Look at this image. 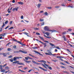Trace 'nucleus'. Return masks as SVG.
I'll use <instances>...</instances> for the list:
<instances>
[{"instance_id":"1","label":"nucleus","mask_w":74,"mask_h":74,"mask_svg":"<svg viewBox=\"0 0 74 74\" xmlns=\"http://www.w3.org/2000/svg\"><path fill=\"white\" fill-rule=\"evenodd\" d=\"M19 52H21L22 53H27V52L25 51L21 50H20L19 51H14V53H19Z\"/></svg>"},{"instance_id":"2","label":"nucleus","mask_w":74,"mask_h":74,"mask_svg":"<svg viewBox=\"0 0 74 74\" xmlns=\"http://www.w3.org/2000/svg\"><path fill=\"white\" fill-rule=\"evenodd\" d=\"M44 30L45 31H48V30H49V28L47 26L45 27L44 28Z\"/></svg>"},{"instance_id":"3","label":"nucleus","mask_w":74,"mask_h":74,"mask_svg":"<svg viewBox=\"0 0 74 74\" xmlns=\"http://www.w3.org/2000/svg\"><path fill=\"white\" fill-rule=\"evenodd\" d=\"M34 52H35V53H38L39 54V55H40L41 56H43V55L41 54L40 53L37 51H34Z\"/></svg>"},{"instance_id":"4","label":"nucleus","mask_w":74,"mask_h":74,"mask_svg":"<svg viewBox=\"0 0 74 74\" xmlns=\"http://www.w3.org/2000/svg\"><path fill=\"white\" fill-rule=\"evenodd\" d=\"M62 38H64V40L65 41H67V39L66 38V36H63Z\"/></svg>"},{"instance_id":"5","label":"nucleus","mask_w":74,"mask_h":74,"mask_svg":"<svg viewBox=\"0 0 74 74\" xmlns=\"http://www.w3.org/2000/svg\"><path fill=\"white\" fill-rule=\"evenodd\" d=\"M39 68L40 69H42V70H43L44 71H47V70L45 69H44V68H42V67L39 66Z\"/></svg>"},{"instance_id":"6","label":"nucleus","mask_w":74,"mask_h":74,"mask_svg":"<svg viewBox=\"0 0 74 74\" xmlns=\"http://www.w3.org/2000/svg\"><path fill=\"white\" fill-rule=\"evenodd\" d=\"M48 31H49V32H52V33H53V32H56V30H48Z\"/></svg>"},{"instance_id":"7","label":"nucleus","mask_w":74,"mask_h":74,"mask_svg":"<svg viewBox=\"0 0 74 74\" xmlns=\"http://www.w3.org/2000/svg\"><path fill=\"white\" fill-rule=\"evenodd\" d=\"M18 4L20 5H23L24 4L22 2H18Z\"/></svg>"},{"instance_id":"8","label":"nucleus","mask_w":74,"mask_h":74,"mask_svg":"<svg viewBox=\"0 0 74 74\" xmlns=\"http://www.w3.org/2000/svg\"><path fill=\"white\" fill-rule=\"evenodd\" d=\"M32 63H34V64H38V63H37V62H36L35 61H34V60H32Z\"/></svg>"},{"instance_id":"9","label":"nucleus","mask_w":74,"mask_h":74,"mask_svg":"<svg viewBox=\"0 0 74 74\" xmlns=\"http://www.w3.org/2000/svg\"><path fill=\"white\" fill-rule=\"evenodd\" d=\"M2 55L4 57H6L7 56V53H3Z\"/></svg>"},{"instance_id":"10","label":"nucleus","mask_w":74,"mask_h":74,"mask_svg":"<svg viewBox=\"0 0 74 74\" xmlns=\"http://www.w3.org/2000/svg\"><path fill=\"white\" fill-rule=\"evenodd\" d=\"M41 4L40 3H39L37 5L38 8H39L40 7V6H41Z\"/></svg>"},{"instance_id":"11","label":"nucleus","mask_w":74,"mask_h":74,"mask_svg":"<svg viewBox=\"0 0 74 74\" xmlns=\"http://www.w3.org/2000/svg\"><path fill=\"white\" fill-rule=\"evenodd\" d=\"M17 64H20V65H23L24 66L25 65V64L22 63H20L18 62Z\"/></svg>"},{"instance_id":"12","label":"nucleus","mask_w":74,"mask_h":74,"mask_svg":"<svg viewBox=\"0 0 74 74\" xmlns=\"http://www.w3.org/2000/svg\"><path fill=\"white\" fill-rule=\"evenodd\" d=\"M19 61H15L13 62L12 63L13 64H16V63H19Z\"/></svg>"},{"instance_id":"13","label":"nucleus","mask_w":74,"mask_h":74,"mask_svg":"<svg viewBox=\"0 0 74 74\" xmlns=\"http://www.w3.org/2000/svg\"><path fill=\"white\" fill-rule=\"evenodd\" d=\"M42 44H43L44 45V48L46 47L47 46V43H42Z\"/></svg>"},{"instance_id":"14","label":"nucleus","mask_w":74,"mask_h":74,"mask_svg":"<svg viewBox=\"0 0 74 74\" xmlns=\"http://www.w3.org/2000/svg\"><path fill=\"white\" fill-rule=\"evenodd\" d=\"M5 69H6L7 70H9V69H10V68H9V67H8V66H6L5 67Z\"/></svg>"},{"instance_id":"15","label":"nucleus","mask_w":74,"mask_h":74,"mask_svg":"<svg viewBox=\"0 0 74 74\" xmlns=\"http://www.w3.org/2000/svg\"><path fill=\"white\" fill-rule=\"evenodd\" d=\"M22 57H16V59H22Z\"/></svg>"},{"instance_id":"16","label":"nucleus","mask_w":74,"mask_h":74,"mask_svg":"<svg viewBox=\"0 0 74 74\" xmlns=\"http://www.w3.org/2000/svg\"><path fill=\"white\" fill-rule=\"evenodd\" d=\"M63 73H66V74H69V72L66 71H63Z\"/></svg>"},{"instance_id":"17","label":"nucleus","mask_w":74,"mask_h":74,"mask_svg":"<svg viewBox=\"0 0 74 74\" xmlns=\"http://www.w3.org/2000/svg\"><path fill=\"white\" fill-rule=\"evenodd\" d=\"M5 71V69H3L2 71H1V72H3V73H4Z\"/></svg>"},{"instance_id":"18","label":"nucleus","mask_w":74,"mask_h":74,"mask_svg":"<svg viewBox=\"0 0 74 74\" xmlns=\"http://www.w3.org/2000/svg\"><path fill=\"white\" fill-rule=\"evenodd\" d=\"M46 34L47 36H49V35L50 33H49H49L47 32H46Z\"/></svg>"},{"instance_id":"19","label":"nucleus","mask_w":74,"mask_h":74,"mask_svg":"<svg viewBox=\"0 0 74 74\" xmlns=\"http://www.w3.org/2000/svg\"><path fill=\"white\" fill-rule=\"evenodd\" d=\"M16 57L15 58V57H14L13 58V60H14V61H16Z\"/></svg>"},{"instance_id":"20","label":"nucleus","mask_w":74,"mask_h":74,"mask_svg":"<svg viewBox=\"0 0 74 74\" xmlns=\"http://www.w3.org/2000/svg\"><path fill=\"white\" fill-rule=\"evenodd\" d=\"M48 68L49 69V70H52V67H51V66H48Z\"/></svg>"},{"instance_id":"21","label":"nucleus","mask_w":74,"mask_h":74,"mask_svg":"<svg viewBox=\"0 0 74 74\" xmlns=\"http://www.w3.org/2000/svg\"><path fill=\"white\" fill-rule=\"evenodd\" d=\"M26 63H30V62H31V61H29L28 60H26Z\"/></svg>"},{"instance_id":"22","label":"nucleus","mask_w":74,"mask_h":74,"mask_svg":"<svg viewBox=\"0 0 74 74\" xmlns=\"http://www.w3.org/2000/svg\"><path fill=\"white\" fill-rule=\"evenodd\" d=\"M52 60V61H53L54 62H58V60Z\"/></svg>"},{"instance_id":"23","label":"nucleus","mask_w":74,"mask_h":74,"mask_svg":"<svg viewBox=\"0 0 74 74\" xmlns=\"http://www.w3.org/2000/svg\"><path fill=\"white\" fill-rule=\"evenodd\" d=\"M44 14L45 15H48V13H47V12H45L44 13Z\"/></svg>"},{"instance_id":"24","label":"nucleus","mask_w":74,"mask_h":74,"mask_svg":"<svg viewBox=\"0 0 74 74\" xmlns=\"http://www.w3.org/2000/svg\"><path fill=\"white\" fill-rule=\"evenodd\" d=\"M42 62H43L44 63H47V62L43 60H42Z\"/></svg>"},{"instance_id":"25","label":"nucleus","mask_w":74,"mask_h":74,"mask_svg":"<svg viewBox=\"0 0 74 74\" xmlns=\"http://www.w3.org/2000/svg\"><path fill=\"white\" fill-rule=\"evenodd\" d=\"M18 70H19L20 71H21V72H22V73H25V72L23 71H22L21 69H19Z\"/></svg>"},{"instance_id":"26","label":"nucleus","mask_w":74,"mask_h":74,"mask_svg":"<svg viewBox=\"0 0 74 74\" xmlns=\"http://www.w3.org/2000/svg\"><path fill=\"white\" fill-rule=\"evenodd\" d=\"M44 23H44V22H43L42 23H41V26L44 25Z\"/></svg>"},{"instance_id":"27","label":"nucleus","mask_w":74,"mask_h":74,"mask_svg":"<svg viewBox=\"0 0 74 74\" xmlns=\"http://www.w3.org/2000/svg\"><path fill=\"white\" fill-rule=\"evenodd\" d=\"M46 63H44L45 66H46V67H48V66H49Z\"/></svg>"},{"instance_id":"28","label":"nucleus","mask_w":74,"mask_h":74,"mask_svg":"<svg viewBox=\"0 0 74 74\" xmlns=\"http://www.w3.org/2000/svg\"><path fill=\"white\" fill-rule=\"evenodd\" d=\"M46 63H44L45 66H46V67H48V66H49Z\"/></svg>"},{"instance_id":"29","label":"nucleus","mask_w":74,"mask_h":74,"mask_svg":"<svg viewBox=\"0 0 74 74\" xmlns=\"http://www.w3.org/2000/svg\"><path fill=\"white\" fill-rule=\"evenodd\" d=\"M32 48H33V49H37V47H32Z\"/></svg>"},{"instance_id":"30","label":"nucleus","mask_w":74,"mask_h":74,"mask_svg":"<svg viewBox=\"0 0 74 74\" xmlns=\"http://www.w3.org/2000/svg\"><path fill=\"white\" fill-rule=\"evenodd\" d=\"M8 51H12L11 49L10 48H8Z\"/></svg>"},{"instance_id":"31","label":"nucleus","mask_w":74,"mask_h":74,"mask_svg":"<svg viewBox=\"0 0 74 74\" xmlns=\"http://www.w3.org/2000/svg\"><path fill=\"white\" fill-rule=\"evenodd\" d=\"M16 7L14 8L13 9V11H15V10H16Z\"/></svg>"},{"instance_id":"32","label":"nucleus","mask_w":74,"mask_h":74,"mask_svg":"<svg viewBox=\"0 0 74 74\" xmlns=\"http://www.w3.org/2000/svg\"><path fill=\"white\" fill-rule=\"evenodd\" d=\"M60 67L61 68H63V69H65V67L63 66H60Z\"/></svg>"},{"instance_id":"33","label":"nucleus","mask_w":74,"mask_h":74,"mask_svg":"<svg viewBox=\"0 0 74 74\" xmlns=\"http://www.w3.org/2000/svg\"><path fill=\"white\" fill-rule=\"evenodd\" d=\"M50 45H51V46H52L53 47V46H54V45H53V44L52 43H50Z\"/></svg>"},{"instance_id":"34","label":"nucleus","mask_w":74,"mask_h":74,"mask_svg":"<svg viewBox=\"0 0 74 74\" xmlns=\"http://www.w3.org/2000/svg\"><path fill=\"white\" fill-rule=\"evenodd\" d=\"M25 59L26 60H29V59L28 58V57H25Z\"/></svg>"},{"instance_id":"35","label":"nucleus","mask_w":74,"mask_h":74,"mask_svg":"<svg viewBox=\"0 0 74 74\" xmlns=\"http://www.w3.org/2000/svg\"><path fill=\"white\" fill-rule=\"evenodd\" d=\"M40 22H42L43 21H44V19H40Z\"/></svg>"},{"instance_id":"36","label":"nucleus","mask_w":74,"mask_h":74,"mask_svg":"<svg viewBox=\"0 0 74 74\" xmlns=\"http://www.w3.org/2000/svg\"><path fill=\"white\" fill-rule=\"evenodd\" d=\"M36 34H37V35H40V33L38 32L36 33Z\"/></svg>"},{"instance_id":"37","label":"nucleus","mask_w":74,"mask_h":74,"mask_svg":"<svg viewBox=\"0 0 74 74\" xmlns=\"http://www.w3.org/2000/svg\"><path fill=\"white\" fill-rule=\"evenodd\" d=\"M67 51H68L69 52H70V53H71V52H70V50H69V49H66Z\"/></svg>"},{"instance_id":"38","label":"nucleus","mask_w":74,"mask_h":74,"mask_svg":"<svg viewBox=\"0 0 74 74\" xmlns=\"http://www.w3.org/2000/svg\"><path fill=\"white\" fill-rule=\"evenodd\" d=\"M9 71H10V70H8V71H6L5 72V73L6 74V73H8V72H9Z\"/></svg>"},{"instance_id":"39","label":"nucleus","mask_w":74,"mask_h":74,"mask_svg":"<svg viewBox=\"0 0 74 74\" xmlns=\"http://www.w3.org/2000/svg\"><path fill=\"white\" fill-rule=\"evenodd\" d=\"M13 47L14 48H16V45H14L13 46Z\"/></svg>"},{"instance_id":"40","label":"nucleus","mask_w":74,"mask_h":74,"mask_svg":"<svg viewBox=\"0 0 74 74\" xmlns=\"http://www.w3.org/2000/svg\"><path fill=\"white\" fill-rule=\"evenodd\" d=\"M9 60H10L11 62H14L13 60L10 59Z\"/></svg>"},{"instance_id":"41","label":"nucleus","mask_w":74,"mask_h":74,"mask_svg":"<svg viewBox=\"0 0 74 74\" xmlns=\"http://www.w3.org/2000/svg\"><path fill=\"white\" fill-rule=\"evenodd\" d=\"M8 21H7L5 22V24H7V23H8Z\"/></svg>"},{"instance_id":"42","label":"nucleus","mask_w":74,"mask_h":74,"mask_svg":"<svg viewBox=\"0 0 74 74\" xmlns=\"http://www.w3.org/2000/svg\"><path fill=\"white\" fill-rule=\"evenodd\" d=\"M12 56H8V58H12Z\"/></svg>"},{"instance_id":"43","label":"nucleus","mask_w":74,"mask_h":74,"mask_svg":"<svg viewBox=\"0 0 74 74\" xmlns=\"http://www.w3.org/2000/svg\"><path fill=\"white\" fill-rule=\"evenodd\" d=\"M11 44V42H9V43H8L6 45V46H8L9 44Z\"/></svg>"},{"instance_id":"44","label":"nucleus","mask_w":74,"mask_h":74,"mask_svg":"<svg viewBox=\"0 0 74 74\" xmlns=\"http://www.w3.org/2000/svg\"><path fill=\"white\" fill-rule=\"evenodd\" d=\"M29 55L30 56H32V57H34V56H33L32 55H31V54H29Z\"/></svg>"},{"instance_id":"45","label":"nucleus","mask_w":74,"mask_h":74,"mask_svg":"<svg viewBox=\"0 0 74 74\" xmlns=\"http://www.w3.org/2000/svg\"><path fill=\"white\" fill-rule=\"evenodd\" d=\"M64 62H65V63H67V64H69V63L67 61H64Z\"/></svg>"},{"instance_id":"46","label":"nucleus","mask_w":74,"mask_h":74,"mask_svg":"<svg viewBox=\"0 0 74 74\" xmlns=\"http://www.w3.org/2000/svg\"><path fill=\"white\" fill-rule=\"evenodd\" d=\"M21 19H23V15L21 17Z\"/></svg>"},{"instance_id":"47","label":"nucleus","mask_w":74,"mask_h":74,"mask_svg":"<svg viewBox=\"0 0 74 74\" xmlns=\"http://www.w3.org/2000/svg\"><path fill=\"white\" fill-rule=\"evenodd\" d=\"M69 45H70V47H73V45L70 43L69 44Z\"/></svg>"},{"instance_id":"48","label":"nucleus","mask_w":74,"mask_h":74,"mask_svg":"<svg viewBox=\"0 0 74 74\" xmlns=\"http://www.w3.org/2000/svg\"><path fill=\"white\" fill-rule=\"evenodd\" d=\"M69 31V32H71V31L72 30V29H71L69 28V29H68Z\"/></svg>"},{"instance_id":"49","label":"nucleus","mask_w":74,"mask_h":74,"mask_svg":"<svg viewBox=\"0 0 74 74\" xmlns=\"http://www.w3.org/2000/svg\"><path fill=\"white\" fill-rule=\"evenodd\" d=\"M28 59H32V60H33V59L31 58H30V57L28 56Z\"/></svg>"},{"instance_id":"50","label":"nucleus","mask_w":74,"mask_h":74,"mask_svg":"<svg viewBox=\"0 0 74 74\" xmlns=\"http://www.w3.org/2000/svg\"><path fill=\"white\" fill-rule=\"evenodd\" d=\"M56 48L57 49H60L59 48V47H56Z\"/></svg>"},{"instance_id":"51","label":"nucleus","mask_w":74,"mask_h":74,"mask_svg":"<svg viewBox=\"0 0 74 74\" xmlns=\"http://www.w3.org/2000/svg\"><path fill=\"white\" fill-rule=\"evenodd\" d=\"M34 30H38V29L37 28H34Z\"/></svg>"},{"instance_id":"52","label":"nucleus","mask_w":74,"mask_h":74,"mask_svg":"<svg viewBox=\"0 0 74 74\" xmlns=\"http://www.w3.org/2000/svg\"><path fill=\"white\" fill-rule=\"evenodd\" d=\"M12 23V21H11L10 22V25H11Z\"/></svg>"},{"instance_id":"53","label":"nucleus","mask_w":74,"mask_h":74,"mask_svg":"<svg viewBox=\"0 0 74 74\" xmlns=\"http://www.w3.org/2000/svg\"><path fill=\"white\" fill-rule=\"evenodd\" d=\"M66 32H64L62 33V34H63V35H64V34H66Z\"/></svg>"},{"instance_id":"54","label":"nucleus","mask_w":74,"mask_h":74,"mask_svg":"<svg viewBox=\"0 0 74 74\" xmlns=\"http://www.w3.org/2000/svg\"><path fill=\"white\" fill-rule=\"evenodd\" d=\"M17 43H18L19 44H21V42H20L19 41H18L17 40Z\"/></svg>"},{"instance_id":"55","label":"nucleus","mask_w":74,"mask_h":74,"mask_svg":"<svg viewBox=\"0 0 74 74\" xmlns=\"http://www.w3.org/2000/svg\"><path fill=\"white\" fill-rule=\"evenodd\" d=\"M60 64H62V65H64V64H63V63L62 62H60Z\"/></svg>"},{"instance_id":"56","label":"nucleus","mask_w":74,"mask_h":74,"mask_svg":"<svg viewBox=\"0 0 74 74\" xmlns=\"http://www.w3.org/2000/svg\"><path fill=\"white\" fill-rule=\"evenodd\" d=\"M12 3H15V0H13L12 1Z\"/></svg>"},{"instance_id":"57","label":"nucleus","mask_w":74,"mask_h":74,"mask_svg":"<svg viewBox=\"0 0 74 74\" xmlns=\"http://www.w3.org/2000/svg\"><path fill=\"white\" fill-rule=\"evenodd\" d=\"M44 42H47V43H48V41H44Z\"/></svg>"},{"instance_id":"58","label":"nucleus","mask_w":74,"mask_h":74,"mask_svg":"<svg viewBox=\"0 0 74 74\" xmlns=\"http://www.w3.org/2000/svg\"><path fill=\"white\" fill-rule=\"evenodd\" d=\"M4 26H5V24H4V23H3V25L2 26V27H4Z\"/></svg>"},{"instance_id":"59","label":"nucleus","mask_w":74,"mask_h":74,"mask_svg":"<svg viewBox=\"0 0 74 74\" xmlns=\"http://www.w3.org/2000/svg\"><path fill=\"white\" fill-rule=\"evenodd\" d=\"M3 48H0V51H1V50H3Z\"/></svg>"},{"instance_id":"60","label":"nucleus","mask_w":74,"mask_h":74,"mask_svg":"<svg viewBox=\"0 0 74 74\" xmlns=\"http://www.w3.org/2000/svg\"><path fill=\"white\" fill-rule=\"evenodd\" d=\"M47 8H48L49 9H52V7H47Z\"/></svg>"},{"instance_id":"61","label":"nucleus","mask_w":74,"mask_h":74,"mask_svg":"<svg viewBox=\"0 0 74 74\" xmlns=\"http://www.w3.org/2000/svg\"><path fill=\"white\" fill-rule=\"evenodd\" d=\"M9 26H8L7 27L5 28V30H6V29H7L8 28V27H9Z\"/></svg>"},{"instance_id":"62","label":"nucleus","mask_w":74,"mask_h":74,"mask_svg":"<svg viewBox=\"0 0 74 74\" xmlns=\"http://www.w3.org/2000/svg\"><path fill=\"white\" fill-rule=\"evenodd\" d=\"M48 53L50 55H51V54H52V53H51V52H49Z\"/></svg>"},{"instance_id":"63","label":"nucleus","mask_w":74,"mask_h":74,"mask_svg":"<svg viewBox=\"0 0 74 74\" xmlns=\"http://www.w3.org/2000/svg\"><path fill=\"white\" fill-rule=\"evenodd\" d=\"M32 69H31V70H29L28 71V73H30V71H32Z\"/></svg>"},{"instance_id":"64","label":"nucleus","mask_w":74,"mask_h":74,"mask_svg":"<svg viewBox=\"0 0 74 74\" xmlns=\"http://www.w3.org/2000/svg\"><path fill=\"white\" fill-rule=\"evenodd\" d=\"M41 39L42 40V41H44V38H42Z\"/></svg>"}]
</instances>
